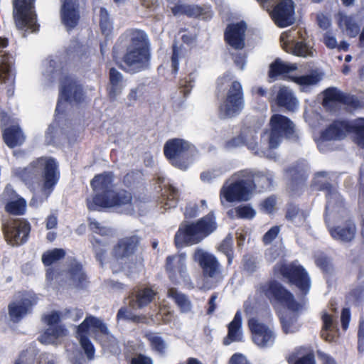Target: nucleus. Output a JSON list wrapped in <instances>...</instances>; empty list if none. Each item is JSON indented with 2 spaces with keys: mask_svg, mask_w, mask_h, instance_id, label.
<instances>
[{
  "mask_svg": "<svg viewBox=\"0 0 364 364\" xmlns=\"http://www.w3.org/2000/svg\"><path fill=\"white\" fill-rule=\"evenodd\" d=\"M273 272L299 291L303 303L298 302L288 289L274 279L259 284L257 290L259 294L268 300L273 307L282 306L293 312L302 309L305 304V297L311 287V278L306 269L294 262H279L274 266Z\"/></svg>",
  "mask_w": 364,
  "mask_h": 364,
  "instance_id": "obj_1",
  "label": "nucleus"
},
{
  "mask_svg": "<svg viewBox=\"0 0 364 364\" xmlns=\"http://www.w3.org/2000/svg\"><path fill=\"white\" fill-rule=\"evenodd\" d=\"M14 174L31 191H36L37 186L39 188L41 203L50 197L60 178L58 163L52 156L38 157L26 167L16 168Z\"/></svg>",
  "mask_w": 364,
  "mask_h": 364,
  "instance_id": "obj_2",
  "label": "nucleus"
},
{
  "mask_svg": "<svg viewBox=\"0 0 364 364\" xmlns=\"http://www.w3.org/2000/svg\"><path fill=\"white\" fill-rule=\"evenodd\" d=\"M126 46L121 62L117 66L123 71L135 74L148 70L151 59V43L147 33L141 29L130 28L120 37Z\"/></svg>",
  "mask_w": 364,
  "mask_h": 364,
  "instance_id": "obj_3",
  "label": "nucleus"
},
{
  "mask_svg": "<svg viewBox=\"0 0 364 364\" xmlns=\"http://www.w3.org/2000/svg\"><path fill=\"white\" fill-rule=\"evenodd\" d=\"M217 228L215 215L211 211L196 222L181 223L174 235V244L178 248L198 244Z\"/></svg>",
  "mask_w": 364,
  "mask_h": 364,
  "instance_id": "obj_4",
  "label": "nucleus"
},
{
  "mask_svg": "<svg viewBox=\"0 0 364 364\" xmlns=\"http://www.w3.org/2000/svg\"><path fill=\"white\" fill-rule=\"evenodd\" d=\"M142 238L138 235H131L119 239L114 245L112 255L117 261H128L129 269L142 266Z\"/></svg>",
  "mask_w": 364,
  "mask_h": 364,
  "instance_id": "obj_5",
  "label": "nucleus"
},
{
  "mask_svg": "<svg viewBox=\"0 0 364 364\" xmlns=\"http://www.w3.org/2000/svg\"><path fill=\"white\" fill-rule=\"evenodd\" d=\"M347 133L353 134L357 144L364 148V118L362 117L353 120H334L321 133V139L323 141L341 139Z\"/></svg>",
  "mask_w": 364,
  "mask_h": 364,
  "instance_id": "obj_6",
  "label": "nucleus"
},
{
  "mask_svg": "<svg viewBox=\"0 0 364 364\" xmlns=\"http://www.w3.org/2000/svg\"><path fill=\"white\" fill-rule=\"evenodd\" d=\"M164 154L173 166L185 171L192 162L193 146L183 139H171L164 146Z\"/></svg>",
  "mask_w": 364,
  "mask_h": 364,
  "instance_id": "obj_7",
  "label": "nucleus"
},
{
  "mask_svg": "<svg viewBox=\"0 0 364 364\" xmlns=\"http://www.w3.org/2000/svg\"><path fill=\"white\" fill-rule=\"evenodd\" d=\"M269 147L277 149L284 139H297L294 123L287 117L281 114L271 116L269 122Z\"/></svg>",
  "mask_w": 364,
  "mask_h": 364,
  "instance_id": "obj_8",
  "label": "nucleus"
},
{
  "mask_svg": "<svg viewBox=\"0 0 364 364\" xmlns=\"http://www.w3.org/2000/svg\"><path fill=\"white\" fill-rule=\"evenodd\" d=\"M35 2L36 0H13V16L18 30L32 33L39 30Z\"/></svg>",
  "mask_w": 364,
  "mask_h": 364,
  "instance_id": "obj_9",
  "label": "nucleus"
},
{
  "mask_svg": "<svg viewBox=\"0 0 364 364\" xmlns=\"http://www.w3.org/2000/svg\"><path fill=\"white\" fill-rule=\"evenodd\" d=\"M244 107V94L240 82L231 83L226 96L218 107V117L220 119L234 117L239 114Z\"/></svg>",
  "mask_w": 364,
  "mask_h": 364,
  "instance_id": "obj_10",
  "label": "nucleus"
},
{
  "mask_svg": "<svg viewBox=\"0 0 364 364\" xmlns=\"http://www.w3.org/2000/svg\"><path fill=\"white\" fill-rule=\"evenodd\" d=\"M164 269L168 279L173 284H187L191 280L184 252L167 256Z\"/></svg>",
  "mask_w": 364,
  "mask_h": 364,
  "instance_id": "obj_11",
  "label": "nucleus"
},
{
  "mask_svg": "<svg viewBox=\"0 0 364 364\" xmlns=\"http://www.w3.org/2000/svg\"><path fill=\"white\" fill-rule=\"evenodd\" d=\"M31 224L23 218L8 220L2 225L4 237L11 245H21L28 240Z\"/></svg>",
  "mask_w": 364,
  "mask_h": 364,
  "instance_id": "obj_12",
  "label": "nucleus"
},
{
  "mask_svg": "<svg viewBox=\"0 0 364 364\" xmlns=\"http://www.w3.org/2000/svg\"><path fill=\"white\" fill-rule=\"evenodd\" d=\"M62 100L70 103H82L85 100L82 85L69 76L65 77L60 86L59 99L55 107L56 115L63 114L64 112L61 107Z\"/></svg>",
  "mask_w": 364,
  "mask_h": 364,
  "instance_id": "obj_13",
  "label": "nucleus"
},
{
  "mask_svg": "<svg viewBox=\"0 0 364 364\" xmlns=\"http://www.w3.org/2000/svg\"><path fill=\"white\" fill-rule=\"evenodd\" d=\"M114 173L111 171H105L97 174L90 181V186L95 193L92 200H87V206L89 210L100 211L99 203L96 201L98 196H110L113 190Z\"/></svg>",
  "mask_w": 364,
  "mask_h": 364,
  "instance_id": "obj_14",
  "label": "nucleus"
},
{
  "mask_svg": "<svg viewBox=\"0 0 364 364\" xmlns=\"http://www.w3.org/2000/svg\"><path fill=\"white\" fill-rule=\"evenodd\" d=\"M251 189L246 178H239L227 185V182L220 189V195L228 203L247 201L250 199Z\"/></svg>",
  "mask_w": 364,
  "mask_h": 364,
  "instance_id": "obj_15",
  "label": "nucleus"
},
{
  "mask_svg": "<svg viewBox=\"0 0 364 364\" xmlns=\"http://www.w3.org/2000/svg\"><path fill=\"white\" fill-rule=\"evenodd\" d=\"M61 314L53 311L50 314H45L43 320L49 327L41 334L38 341L43 344L51 343L53 340L65 336L67 334L65 326L60 323Z\"/></svg>",
  "mask_w": 364,
  "mask_h": 364,
  "instance_id": "obj_16",
  "label": "nucleus"
},
{
  "mask_svg": "<svg viewBox=\"0 0 364 364\" xmlns=\"http://www.w3.org/2000/svg\"><path fill=\"white\" fill-rule=\"evenodd\" d=\"M295 6L293 0H281L272 9L270 16L279 28H285L294 22Z\"/></svg>",
  "mask_w": 364,
  "mask_h": 364,
  "instance_id": "obj_17",
  "label": "nucleus"
},
{
  "mask_svg": "<svg viewBox=\"0 0 364 364\" xmlns=\"http://www.w3.org/2000/svg\"><path fill=\"white\" fill-rule=\"evenodd\" d=\"M133 200L132 193L125 189L113 191L109 197L98 196L96 198V201L99 203L100 210L102 208L113 207H127L133 210Z\"/></svg>",
  "mask_w": 364,
  "mask_h": 364,
  "instance_id": "obj_18",
  "label": "nucleus"
},
{
  "mask_svg": "<svg viewBox=\"0 0 364 364\" xmlns=\"http://www.w3.org/2000/svg\"><path fill=\"white\" fill-rule=\"evenodd\" d=\"M60 10L61 23L67 31H71L79 24L80 20L79 0H60Z\"/></svg>",
  "mask_w": 364,
  "mask_h": 364,
  "instance_id": "obj_19",
  "label": "nucleus"
},
{
  "mask_svg": "<svg viewBox=\"0 0 364 364\" xmlns=\"http://www.w3.org/2000/svg\"><path fill=\"white\" fill-rule=\"evenodd\" d=\"M193 259L198 262L204 277L213 279L220 275V264L213 255L197 249L194 252Z\"/></svg>",
  "mask_w": 364,
  "mask_h": 364,
  "instance_id": "obj_20",
  "label": "nucleus"
},
{
  "mask_svg": "<svg viewBox=\"0 0 364 364\" xmlns=\"http://www.w3.org/2000/svg\"><path fill=\"white\" fill-rule=\"evenodd\" d=\"M238 176L246 178L251 191L257 190L264 191L269 189L273 183V176L269 171H255L251 170H242L238 172Z\"/></svg>",
  "mask_w": 364,
  "mask_h": 364,
  "instance_id": "obj_21",
  "label": "nucleus"
},
{
  "mask_svg": "<svg viewBox=\"0 0 364 364\" xmlns=\"http://www.w3.org/2000/svg\"><path fill=\"white\" fill-rule=\"evenodd\" d=\"M248 327L252 333V341L256 345L264 348L273 344L275 336L264 323L252 318L248 321Z\"/></svg>",
  "mask_w": 364,
  "mask_h": 364,
  "instance_id": "obj_22",
  "label": "nucleus"
},
{
  "mask_svg": "<svg viewBox=\"0 0 364 364\" xmlns=\"http://www.w3.org/2000/svg\"><path fill=\"white\" fill-rule=\"evenodd\" d=\"M246 24L244 21L230 23L224 32V41L235 50H242L245 46Z\"/></svg>",
  "mask_w": 364,
  "mask_h": 364,
  "instance_id": "obj_23",
  "label": "nucleus"
},
{
  "mask_svg": "<svg viewBox=\"0 0 364 364\" xmlns=\"http://www.w3.org/2000/svg\"><path fill=\"white\" fill-rule=\"evenodd\" d=\"M66 275L77 289H85L89 283L87 275L82 263L75 258H72L69 261Z\"/></svg>",
  "mask_w": 364,
  "mask_h": 364,
  "instance_id": "obj_24",
  "label": "nucleus"
},
{
  "mask_svg": "<svg viewBox=\"0 0 364 364\" xmlns=\"http://www.w3.org/2000/svg\"><path fill=\"white\" fill-rule=\"evenodd\" d=\"M157 291L150 287L134 289L129 295V305L132 308L142 309L155 299Z\"/></svg>",
  "mask_w": 364,
  "mask_h": 364,
  "instance_id": "obj_25",
  "label": "nucleus"
},
{
  "mask_svg": "<svg viewBox=\"0 0 364 364\" xmlns=\"http://www.w3.org/2000/svg\"><path fill=\"white\" fill-rule=\"evenodd\" d=\"M333 238L343 242H350L355 238L356 226L351 220H347L343 226L337 225L329 230Z\"/></svg>",
  "mask_w": 364,
  "mask_h": 364,
  "instance_id": "obj_26",
  "label": "nucleus"
},
{
  "mask_svg": "<svg viewBox=\"0 0 364 364\" xmlns=\"http://www.w3.org/2000/svg\"><path fill=\"white\" fill-rule=\"evenodd\" d=\"M297 69L296 64L286 63L280 58H276L269 67L268 77L274 81L279 78H288L287 74Z\"/></svg>",
  "mask_w": 364,
  "mask_h": 364,
  "instance_id": "obj_27",
  "label": "nucleus"
},
{
  "mask_svg": "<svg viewBox=\"0 0 364 364\" xmlns=\"http://www.w3.org/2000/svg\"><path fill=\"white\" fill-rule=\"evenodd\" d=\"M257 139L256 132L253 130H248L226 141L225 146L228 149H231L245 145L250 149H255L257 146Z\"/></svg>",
  "mask_w": 364,
  "mask_h": 364,
  "instance_id": "obj_28",
  "label": "nucleus"
},
{
  "mask_svg": "<svg viewBox=\"0 0 364 364\" xmlns=\"http://www.w3.org/2000/svg\"><path fill=\"white\" fill-rule=\"evenodd\" d=\"M2 136L4 143L10 149L21 146L26 137L18 125H11L3 130Z\"/></svg>",
  "mask_w": 364,
  "mask_h": 364,
  "instance_id": "obj_29",
  "label": "nucleus"
},
{
  "mask_svg": "<svg viewBox=\"0 0 364 364\" xmlns=\"http://www.w3.org/2000/svg\"><path fill=\"white\" fill-rule=\"evenodd\" d=\"M242 317L240 311H237L232 321L228 326V335L223 339L225 346L232 342L241 341L242 335L241 332Z\"/></svg>",
  "mask_w": 364,
  "mask_h": 364,
  "instance_id": "obj_30",
  "label": "nucleus"
},
{
  "mask_svg": "<svg viewBox=\"0 0 364 364\" xmlns=\"http://www.w3.org/2000/svg\"><path fill=\"white\" fill-rule=\"evenodd\" d=\"M33 305L28 298H23L19 303L11 302L8 306L9 314L14 321H20L31 309Z\"/></svg>",
  "mask_w": 364,
  "mask_h": 364,
  "instance_id": "obj_31",
  "label": "nucleus"
},
{
  "mask_svg": "<svg viewBox=\"0 0 364 364\" xmlns=\"http://www.w3.org/2000/svg\"><path fill=\"white\" fill-rule=\"evenodd\" d=\"M123 75L115 68L109 70V87L107 89L109 97L114 100L119 95L123 88Z\"/></svg>",
  "mask_w": 364,
  "mask_h": 364,
  "instance_id": "obj_32",
  "label": "nucleus"
},
{
  "mask_svg": "<svg viewBox=\"0 0 364 364\" xmlns=\"http://www.w3.org/2000/svg\"><path fill=\"white\" fill-rule=\"evenodd\" d=\"M99 18V25L101 32L106 38L105 41L101 42L100 45V52L102 55H104L105 47L107 46V38L112 33L113 24L107 10L104 7L100 9Z\"/></svg>",
  "mask_w": 364,
  "mask_h": 364,
  "instance_id": "obj_33",
  "label": "nucleus"
},
{
  "mask_svg": "<svg viewBox=\"0 0 364 364\" xmlns=\"http://www.w3.org/2000/svg\"><path fill=\"white\" fill-rule=\"evenodd\" d=\"M285 219L296 227H300L306 223V215L299 205L290 203L286 207Z\"/></svg>",
  "mask_w": 364,
  "mask_h": 364,
  "instance_id": "obj_34",
  "label": "nucleus"
},
{
  "mask_svg": "<svg viewBox=\"0 0 364 364\" xmlns=\"http://www.w3.org/2000/svg\"><path fill=\"white\" fill-rule=\"evenodd\" d=\"M161 203L165 210L176 207L178 199L179 193L177 188L172 185L164 186L161 189Z\"/></svg>",
  "mask_w": 364,
  "mask_h": 364,
  "instance_id": "obj_35",
  "label": "nucleus"
},
{
  "mask_svg": "<svg viewBox=\"0 0 364 364\" xmlns=\"http://www.w3.org/2000/svg\"><path fill=\"white\" fill-rule=\"evenodd\" d=\"M167 296L171 299L182 313H188L192 309L191 301L183 293L179 292L176 288L171 287L168 289Z\"/></svg>",
  "mask_w": 364,
  "mask_h": 364,
  "instance_id": "obj_36",
  "label": "nucleus"
},
{
  "mask_svg": "<svg viewBox=\"0 0 364 364\" xmlns=\"http://www.w3.org/2000/svg\"><path fill=\"white\" fill-rule=\"evenodd\" d=\"M276 101L279 107H284L289 111H294L297 107V100L293 93L284 87L279 90Z\"/></svg>",
  "mask_w": 364,
  "mask_h": 364,
  "instance_id": "obj_37",
  "label": "nucleus"
},
{
  "mask_svg": "<svg viewBox=\"0 0 364 364\" xmlns=\"http://www.w3.org/2000/svg\"><path fill=\"white\" fill-rule=\"evenodd\" d=\"M174 16L185 15L190 18H197L203 14V9L198 5L176 4L171 8Z\"/></svg>",
  "mask_w": 364,
  "mask_h": 364,
  "instance_id": "obj_38",
  "label": "nucleus"
},
{
  "mask_svg": "<svg viewBox=\"0 0 364 364\" xmlns=\"http://www.w3.org/2000/svg\"><path fill=\"white\" fill-rule=\"evenodd\" d=\"M66 252L62 248H53L44 252L41 257L42 263L45 267H50L65 257Z\"/></svg>",
  "mask_w": 364,
  "mask_h": 364,
  "instance_id": "obj_39",
  "label": "nucleus"
},
{
  "mask_svg": "<svg viewBox=\"0 0 364 364\" xmlns=\"http://www.w3.org/2000/svg\"><path fill=\"white\" fill-rule=\"evenodd\" d=\"M323 326L321 331V337L326 341L332 342L334 341V335L332 331L334 328L333 316L325 312L321 316Z\"/></svg>",
  "mask_w": 364,
  "mask_h": 364,
  "instance_id": "obj_40",
  "label": "nucleus"
},
{
  "mask_svg": "<svg viewBox=\"0 0 364 364\" xmlns=\"http://www.w3.org/2000/svg\"><path fill=\"white\" fill-rule=\"evenodd\" d=\"M0 73L4 81L9 80L12 77V66L14 65L13 56L4 53L0 56Z\"/></svg>",
  "mask_w": 364,
  "mask_h": 364,
  "instance_id": "obj_41",
  "label": "nucleus"
},
{
  "mask_svg": "<svg viewBox=\"0 0 364 364\" xmlns=\"http://www.w3.org/2000/svg\"><path fill=\"white\" fill-rule=\"evenodd\" d=\"M5 211L13 215H23L26 210V201L23 198L10 200L5 205Z\"/></svg>",
  "mask_w": 364,
  "mask_h": 364,
  "instance_id": "obj_42",
  "label": "nucleus"
},
{
  "mask_svg": "<svg viewBox=\"0 0 364 364\" xmlns=\"http://www.w3.org/2000/svg\"><path fill=\"white\" fill-rule=\"evenodd\" d=\"M338 24L340 27H345L346 31L350 37H355L359 33V26L352 16H341L338 20Z\"/></svg>",
  "mask_w": 364,
  "mask_h": 364,
  "instance_id": "obj_43",
  "label": "nucleus"
},
{
  "mask_svg": "<svg viewBox=\"0 0 364 364\" xmlns=\"http://www.w3.org/2000/svg\"><path fill=\"white\" fill-rule=\"evenodd\" d=\"M287 361L289 364H316L315 355L312 351L299 358L296 353H292L287 358Z\"/></svg>",
  "mask_w": 364,
  "mask_h": 364,
  "instance_id": "obj_44",
  "label": "nucleus"
},
{
  "mask_svg": "<svg viewBox=\"0 0 364 364\" xmlns=\"http://www.w3.org/2000/svg\"><path fill=\"white\" fill-rule=\"evenodd\" d=\"M218 250L228 259V265H231L234 258L233 242L230 236H227L220 244Z\"/></svg>",
  "mask_w": 364,
  "mask_h": 364,
  "instance_id": "obj_45",
  "label": "nucleus"
},
{
  "mask_svg": "<svg viewBox=\"0 0 364 364\" xmlns=\"http://www.w3.org/2000/svg\"><path fill=\"white\" fill-rule=\"evenodd\" d=\"M296 318L289 316H282L279 317V321L282 331L285 334L294 333L299 330L296 325Z\"/></svg>",
  "mask_w": 364,
  "mask_h": 364,
  "instance_id": "obj_46",
  "label": "nucleus"
},
{
  "mask_svg": "<svg viewBox=\"0 0 364 364\" xmlns=\"http://www.w3.org/2000/svg\"><path fill=\"white\" fill-rule=\"evenodd\" d=\"M343 92L336 87H328L323 91V105L327 106L333 102L340 103Z\"/></svg>",
  "mask_w": 364,
  "mask_h": 364,
  "instance_id": "obj_47",
  "label": "nucleus"
},
{
  "mask_svg": "<svg viewBox=\"0 0 364 364\" xmlns=\"http://www.w3.org/2000/svg\"><path fill=\"white\" fill-rule=\"evenodd\" d=\"M288 79L299 85L308 86L317 84L321 77L318 74H309L301 76H289Z\"/></svg>",
  "mask_w": 364,
  "mask_h": 364,
  "instance_id": "obj_48",
  "label": "nucleus"
},
{
  "mask_svg": "<svg viewBox=\"0 0 364 364\" xmlns=\"http://www.w3.org/2000/svg\"><path fill=\"white\" fill-rule=\"evenodd\" d=\"M144 337L149 341L152 350L159 353H164L166 347V343L164 339L153 333H146Z\"/></svg>",
  "mask_w": 364,
  "mask_h": 364,
  "instance_id": "obj_49",
  "label": "nucleus"
},
{
  "mask_svg": "<svg viewBox=\"0 0 364 364\" xmlns=\"http://www.w3.org/2000/svg\"><path fill=\"white\" fill-rule=\"evenodd\" d=\"M195 79L196 76L193 72L190 73L184 77L180 79L179 87L181 89V92H183L184 97H186L190 94L192 88L194 86Z\"/></svg>",
  "mask_w": 364,
  "mask_h": 364,
  "instance_id": "obj_50",
  "label": "nucleus"
},
{
  "mask_svg": "<svg viewBox=\"0 0 364 364\" xmlns=\"http://www.w3.org/2000/svg\"><path fill=\"white\" fill-rule=\"evenodd\" d=\"M92 244L96 259L100 263L101 266H102L106 255V245L100 240L96 238L92 240Z\"/></svg>",
  "mask_w": 364,
  "mask_h": 364,
  "instance_id": "obj_51",
  "label": "nucleus"
},
{
  "mask_svg": "<svg viewBox=\"0 0 364 364\" xmlns=\"http://www.w3.org/2000/svg\"><path fill=\"white\" fill-rule=\"evenodd\" d=\"M364 296V286H358L355 288L351 289L348 295L346 296V299L350 301L353 303L355 305L359 304L362 302Z\"/></svg>",
  "mask_w": 364,
  "mask_h": 364,
  "instance_id": "obj_52",
  "label": "nucleus"
},
{
  "mask_svg": "<svg viewBox=\"0 0 364 364\" xmlns=\"http://www.w3.org/2000/svg\"><path fill=\"white\" fill-rule=\"evenodd\" d=\"M141 175L139 171H131L124 176L122 183L126 187L132 188L139 183Z\"/></svg>",
  "mask_w": 364,
  "mask_h": 364,
  "instance_id": "obj_53",
  "label": "nucleus"
},
{
  "mask_svg": "<svg viewBox=\"0 0 364 364\" xmlns=\"http://www.w3.org/2000/svg\"><path fill=\"white\" fill-rule=\"evenodd\" d=\"M340 103L354 109L362 107L361 102L356 96L344 92L342 94Z\"/></svg>",
  "mask_w": 364,
  "mask_h": 364,
  "instance_id": "obj_54",
  "label": "nucleus"
},
{
  "mask_svg": "<svg viewBox=\"0 0 364 364\" xmlns=\"http://www.w3.org/2000/svg\"><path fill=\"white\" fill-rule=\"evenodd\" d=\"M80 344L89 360L94 358L95 349L88 336H82L78 338Z\"/></svg>",
  "mask_w": 364,
  "mask_h": 364,
  "instance_id": "obj_55",
  "label": "nucleus"
},
{
  "mask_svg": "<svg viewBox=\"0 0 364 364\" xmlns=\"http://www.w3.org/2000/svg\"><path fill=\"white\" fill-rule=\"evenodd\" d=\"M182 54L181 48L178 46L176 43L172 46L171 69L173 74H176L179 69V58Z\"/></svg>",
  "mask_w": 364,
  "mask_h": 364,
  "instance_id": "obj_56",
  "label": "nucleus"
},
{
  "mask_svg": "<svg viewBox=\"0 0 364 364\" xmlns=\"http://www.w3.org/2000/svg\"><path fill=\"white\" fill-rule=\"evenodd\" d=\"M237 217L242 219H252L255 215V210L250 205H240L235 208Z\"/></svg>",
  "mask_w": 364,
  "mask_h": 364,
  "instance_id": "obj_57",
  "label": "nucleus"
},
{
  "mask_svg": "<svg viewBox=\"0 0 364 364\" xmlns=\"http://www.w3.org/2000/svg\"><path fill=\"white\" fill-rule=\"evenodd\" d=\"M315 263L318 267H319L322 272L325 274H330L333 269V265L331 262L330 259L326 256H319L316 260Z\"/></svg>",
  "mask_w": 364,
  "mask_h": 364,
  "instance_id": "obj_58",
  "label": "nucleus"
},
{
  "mask_svg": "<svg viewBox=\"0 0 364 364\" xmlns=\"http://www.w3.org/2000/svg\"><path fill=\"white\" fill-rule=\"evenodd\" d=\"M91 328L95 331H100L103 335H108L109 331L106 324L100 318L90 315Z\"/></svg>",
  "mask_w": 364,
  "mask_h": 364,
  "instance_id": "obj_59",
  "label": "nucleus"
},
{
  "mask_svg": "<svg viewBox=\"0 0 364 364\" xmlns=\"http://www.w3.org/2000/svg\"><path fill=\"white\" fill-rule=\"evenodd\" d=\"M308 46L305 42L297 41L291 48L290 53L296 56L306 57L308 55Z\"/></svg>",
  "mask_w": 364,
  "mask_h": 364,
  "instance_id": "obj_60",
  "label": "nucleus"
},
{
  "mask_svg": "<svg viewBox=\"0 0 364 364\" xmlns=\"http://www.w3.org/2000/svg\"><path fill=\"white\" fill-rule=\"evenodd\" d=\"M279 227L277 225L272 227L262 237V242L264 245L270 244L279 235Z\"/></svg>",
  "mask_w": 364,
  "mask_h": 364,
  "instance_id": "obj_61",
  "label": "nucleus"
},
{
  "mask_svg": "<svg viewBox=\"0 0 364 364\" xmlns=\"http://www.w3.org/2000/svg\"><path fill=\"white\" fill-rule=\"evenodd\" d=\"M276 205V197L271 196L265 198L261 203L262 209L267 213H272Z\"/></svg>",
  "mask_w": 364,
  "mask_h": 364,
  "instance_id": "obj_62",
  "label": "nucleus"
},
{
  "mask_svg": "<svg viewBox=\"0 0 364 364\" xmlns=\"http://www.w3.org/2000/svg\"><path fill=\"white\" fill-rule=\"evenodd\" d=\"M129 363V364H153V360L144 354L136 353Z\"/></svg>",
  "mask_w": 364,
  "mask_h": 364,
  "instance_id": "obj_63",
  "label": "nucleus"
},
{
  "mask_svg": "<svg viewBox=\"0 0 364 364\" xmlns=\"http://www.w3.org/2000/svg\"><path fill=\"white\" fill-rule=\"evenodd\" d=\"M198 213V205L196 203H188L183 212V215L186 219H192L196 218Z\"/></svg>",
  "mask_w": 364,
  "mask_h": 364,
  "instance_id": "obj_64",
  "label": "nucleus"
}]
</instances>
